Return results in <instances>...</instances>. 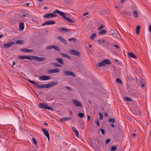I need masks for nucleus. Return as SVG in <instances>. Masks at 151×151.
Wrapping results in <instances>:
<instances>
[{"mask_svg": "<svg viewBox=\"0 0 151 151\" xmlns=\"http://www.w3.org/2000/svg\"><path fill=\"white\" fill-rule=\"evenodd\" d=\"M19 28L21 30L24 29V23L22 22H20L19 23Z\"/></svg>", "mask_w": 151, "mask_h": 151, "instance_id": "obj_23", "label": "nucleus"}, {"mask_svg": "<svg viewBox=\"0 0 151 151\" xmlns=\"http://www.w3.org/2000/svg\"><path fill=\"white\" fill-rule=\"evenodd\" d=\"M70 54H73L76 55L78 56H80V53L76 50H70Z\"/></svg>", "mask_w": 151, "mask_h": 151, "instance_id": "obj_13", "label": "nucleus"}, {"mask_svg": "<svg viewBox=\"0 0 151 151\" xmlns=\"http://www.w3.org/2000/svg\"><path fill=\"white\" fill-rule=\"evenodd\" d=\"M108 121L110 122L115 123V120L114 118H110L108 120Z\"/></svg>", "mask_w": 151, "mask_h": 151, "instance_id": "obj_28", "label": "nucleus"}, {"mask_svg": "<svg viewBox=\"0 0 151 151\" xmlns=\"http://www.w3.org/2000/svg\"><path fill=\"white\" fill-rule=\"evenodd\" d=\"M71 119V118L70 117H65L60 119V122H62L63 121H67Z\"/></svg>", "mask_w": 151, "mask_h": 151, "instance_id": "obj_19", "label": "nucleus"}, {"mask_svg": "<svg viewBox=\"0 0 151 151\" xmlns=\"http://www.w3.org/2000/svg\"><path fill=\"white\" fill-rule=\"evenodd\" d=\"M42 130L45 136L47 138L48 140H50L49 134L48 131L45 129H42Z\"/></svg>", "mask_w": 151, "mask_h": 151, "instance_id": "obj_10", "label": "nucleus"}, {"mask_svg": "<svg viewBox=\"0 0 151 151\" xmlns=\"http://www.w3.org/2000/svg\"><path fill=\"white\" fill-rule=\"evenodd\" d=\"M65 88L70 91H71L72 90L71 88L69 87L66 86L65 87Z\"/></svg>", "mask_w": 151, "mask_h": 151, "instance_id": "obj_52", "label": "nucleus"}, {"mask_svg": "<svg viewBox=\"0 0 151 151\" xmlns=\"http://www.w3.org/2000/svg\"><path fill=\"white\" fill-rule=\"evenodd\" d=\"M96 36V33H94L90 37V39L91 40H93Z\"/></svg>", "mask_w": 151, "mask_h": 151, "instance_id": "obj_32", "label": "nucleus"}, {"mask_svg": "<svg viewBox=\"0 0 151 151\" xmlns=\"http://www.w3.org/2000/svg\"><path fill=\"white\" fill-rule=\"evenodd\" d=\"M116 81L117 83H119L120 84L122 83V80L119 78H117L116 79Z\"/></svg>", "mask_w": 151, "mask_h": 151, "instance_id": "obj_38", "label": "nucleus"}, {"mask_svg": "<svg viewBox=\"0 0 151 151\" xmlns=\"http://www.w3.org/2000/svg\"><path fill=\"white\" fill-rule=\"evenodd\" d=\"M40 107L41 108L46 109L50 110L51 111H53V108L49 106L47 104L44 103H40Z\"/></svg>", "mask_w": 151, "mask_h": 151, "instance_id": "obj_3", "label": "nucleus"}, {"mask_svg": "<svg viewBox=\"0 0 151 151\" xmlns=\"http://www.w3.org/2000/svg\"><path fill=\"white\" fill-rule=\"evenodd\" d=\"M117 149L116 146L115 145L113 146L111 148V150L112 151H114Z\"/></svg>", "mask_w": 151, "mask_h": 151, "instance_id": "obj_37", "label": "nucleus"}, {"mask_svg": "<svg viewBox=\"0 0 151 151\" xmlns=\"http://www.w3.org/2000/svg\"><path fill=\"white\" fill-rule=\"evenodd\" d=\"M114 47H116V48H118V49H119L120 48V47H119V46L117 45H114Z\"/></svg>", "mask_w": 151, "mask_h": 151, "instance_id": "obj_53", "label": "nucleus"}, {"mask_svg": "<svg viewBox=\"0 0 151 151\" xmlns=\"http://www.w3.org/2000/svg\"><path fill=\"white\" fill-rule=\"evenodd\" d=\"M79 116L80 118L83 117L84 116V114L83 113H80L79 114Z\"/></svg>", "mask_w": 151, "mask_h": 151, "instance_id": "obj_43", "label": "nucleus"}, {"mask_svg": "<svg viewBox=\"0 0 151 151\" xmlns=\"http://www.w3.org/2000/svg\"><path fill=\"white\" fill-rule=\"evenodd\" d=\"M110 126L114 128V127H115V126H114V124H111L110 125Z\"/></svg>", "mask_w": 151, "mask_h": 151, "instance_id": "obj_55", "label": "nucleus"}, {"mask_svg": "<svg viewBox=\"0 0 151 151\" xmlns=\"http://www.w3.org/2000/svg\"><path fill=\"white\" fill-rule=\"evenodd\" d=\"M95 123L98 126H99V121L98 119L95 120Z\"/></svg>", "mask_w": 151, "mask_h": 151, "instance_id": "obj_42", "label": "nucleus"}, {"mask_svg": "<svg viewBox=\"0 0 151 151\" xmlns=\"http://www.w3.org/2000/svg\"><path fill=\"white\" fill-rule=\"evenodd\" d=\"M106 32V30L105 29H103L99 32V34L100 35H102Z\"/></svg>", "mask_w": 151, "mask_h": 151, "instance_id": "obj_33", "label": "nucleus"}, {"mask_svg": "<svg viewBox=\"0 0 151 151\" xmlns=\"http://www.w3.org/2000/svg\"><path fill=\"white\" fill-rule=\"evenodd\" d=\"M72 101L73 104L76 106H79L81 107L82 106V104L80 102L75 99L73 100Z\"/></svg>", "mask_w": 151, "mask_h": 151, "instance_id": "obj_12", "label": "nucleus"}, {"mask_svg": "<svg viewBox=\"0 0 151 151\" xmlns=\"http://www.w3.org/2000/svg\"><path fill=\"white\" fill-rule=\"evenodd\" d=\"M56 60L61 65H63L64 64V61L62 59L60 58H57L56 59Z\"/></svg>", "mask_w": 151, "mask_h": 151, "instance_id": "obj_18", "label": "nucleus"}, {"mask_svg": "<svg viewBox=\"0 0 151 151\" xmlns=\"http://www.w3.org/2000/svg\"><path fill=\"white\" fill-rule=\"evenodd\" d=\"M70 114L71 115H73V113L71 111H70Z\"/></svg>", "mask_w": 151, "mask_h": 151, "instance_id": "obj_64", "label": "nucleus"}, {"mask_svg": "<svg viewBox=\"0 0 151 151\" xmlns=\"http://www.w3.org/2000/svg\"><path fill=\"white\" fill-rule=\"evenodd\" d=\"M72 128L73 130L74 131V132H75L77 130L76 129V128L74 126L72 127Z\"/></svg>", "mask_w": 151, "mask_h": 151, "instance_id": "obj_50", "label": "nucleus"}, {"mask_svg": "<svg viewBox=\"0 0 151 151\" xmlns=\"http://www.w3.org/2000/svg\"><path fill=\"white\" fill-rule=\"evenodd\" d=\"M32 60H34L38 61H40L45 60L46 58L45 57H39L37 56H32Z\"/></svg>", "mask_w": 151, "mask_h": 151, "instance_id": "obj_6", "label": "nucleus"}, {"mask_svg": "<svg viewBox=\"0 0 151 151\" xmlns=\"http://www.w3.org/2000/svg\"><path fill=\"white\" fill-rule=\"evenodd\" d=\"M98 41L100 43H101L102 42H101V40H99V39H98Z\"/></svg>", "mask_w": 151, "mask_h": 151, "instance_id": "obj_63", "label": "nucleus"}, {"mask_svg": "<svg viewBox=\"0 0 151 151\" xmlns=\"http://www.w3.org/2000/svg\"><path fill=\"white\" fill-rule=\"evenodd\" d=\"M111 141V139H106L105 141V144H107L109 143Z\"/></svg>", "mask_w": 151, "mask_h": 151, "instance_id": "obj_47", "label": "nucleus"}, {"mask_svg": "<svg viewBox=\"0 0 151 151\" xmlns=\"http://www.w3.org/2000/svg\"><path fill=\"white\" fill-rule=\"evenodd\" d=\"M32 141L35 145H37V142L35 138L32 137Z\"/></svg>", "mask_w": 151, "mask_h": 151, "instance_id": "obj_39", "label": "nucleus"}, {"mask_svg": "<svg viewBox=\"0 0 151 151\" xmlns=\"http://www.w3.org/2000/svg\"><path fill=\"white\" fill-rule=\"evenodd\" d=\"M90 119V116L89 115H88L87 116V120H89Z\"/></svg>", "mask_w": 151, "mask_h": 151, "instance_id": "obj_60", "label": "nucleus"}, {"mask_svg": "<svg viewBox=\"0 0 151 151\" xmlns=\"http://www.w3.org/2000/svg\"><path fill=\"white\" fill-rule=\"evenodd\" d=\"M53 45H50L46 47V49L47 50H49L52 49Z\"/></svg>", "mask_w": 151, "mask_h": 151, "instance_id": "obj_40", "label": "nucleus"}, {"mask_svg": "<svg viewBox=\"0 0 151 151\" xmlns=\"http://www.w3.org/2000/svg\"><path fill=\"white\" fill-rule=\"evenodd\" d=\"M100 130L101 132V134L103 135H104L105 134V131L103 129L101 128L100 129Z\"/></svg>", "mask_w": 151, "mask_h": 151, "instance_id": "obj_44", "label": "nucleus"}, {"mask_svg": "<svg viewBox=\"0 0 151 151\" xmlns=\"http://www.w3.org/2000/svg\"><path fill=\"white\" fill-rule=\"evenodd\" d=\"M28 81L34 85L36 86L38 89L50 88L53 86L55 85L58 83L57 82H55L49 83L46 85H39L38 83L34 81L30 80H28Z\"/></svg>", "mask_w": 151, "mask_h": 151, "instance_id": "obj_1", "label": "nucleus"}, {"mask_svg": "<svg viewBox=\"0 0 151 151\" xmlns=\"http://www.w3.org/2000/svg\"><path fill=\"white\" fill-rule=\"evenodd\" d=\"M55 23V22L52 20H48L45 22L42 25L44 26L46 25L53 24Z\"/></svg>", "mask_w": 151, "mask_h": 151, "instance_id": "obj_11", "label": "nucleus"}, {"mask_svg": "<svg viewBox=\"0 0 151 151\" xmlns=\"http://www.w3.org/2000/svg\"><path fill=\"white\" fill-rule=\"evenodd\" d=\"M26 16L25 14H23L21 15V17L22 18H24Z\"/></svg>", "mask_w": 151, "mask_h": 151, "instance_id": "obj_51", "label": "nucleus"}, {"mask_svg": "<svg viewBox=\"0 0 151 151\" xmlns=\"http://www.w3.org/2000/svg\"><path fill=\"white\" fill-rule=\"evenodd\" d=\"M63 74L65 76H71L73 77L76 76L75 73L71 71L65 70L63 71Z\"/></svg>", "mask_w": 151, "mask_h": 151, "instance_id": "obj_4", "label": "nucleus"}, {"mask_svg": "<svg viewBox=\"0 0 151 151\" xmlns=\"http://www.w3.org/2000/svg\"><path fill=\"white\" fill-rule=\"evenodd\" d=\"M131 95L132 96H133L135 98H137V95L134 93H132L131 94Z\"/></svg>", "mask_w": 151, "mask_h": 151, "instance_id": "obj_45", "label": "nucleus"}, {"mask_svg": "<svg viewBox=\"0 0 151 151\" xmlns=\"http://www.w3.org/2000/svg\"><path fill=\"white\" fill-rule=\"evenodd\" d=\"M58 39L62 42L64 44H66L67 42L65 39L62 36H59L58 37Z\"/></svg>", "mask_w": 151, "mask_h": 151, "instance_id": "obj_17", "label": "nucleus"}, {"mask_svg": "<svg viewBox=\"0 0 151 151\" xmlns=\"http://www.w3.org/2000/svg\"><path fill=\"white\" fill-rule=\"evenodd\" d=\"M88 12H86L83 14V16H85L86 15H88Z\"/></svg>", "mask_w": 151, "mask_h": 151, "instance_id": "obj_58", "label": "nucleus"}, {"mask_svg": "<svg viewBox=\"0 0 151 151\" xmlns=\"http://www.w3.org/2000/svg\"><path fill=\"white\" fill-rule=\"evenodd\" d=\"M141 27L140 26L138 25L136 27L135 30V33L137 34H139V33Z\"/></svg>", "mask_w": 151, "mask_h": 151, "instance_id": "obj_21", "label": "nucleus"}, {"mask_svg": "<svg viewBox=\"0 0 151 151\" xmlns=\"http://www.w3.org/2000/svg\"><path fill=\"white\" fill-rule=\"evenodd\" d=\"M101 42L103 43H105L106 42L105 41V40H103L101 41Z\"/></svg>", "mask_w": 151, "mask_h": 151, "instance_id": "obj_61", "label": "nucleus"}, {"mask_svg": "<svg viewBox=\"0 0 151 151\" xmlns=\"http://www.w3.org/2000/svg\"><path fill=\"white\" fill-rule=\"evenodd\" d=\"M104 65H105V64L104 62V60H103L101 62L97 64V65L99 67H101L104 66Z\"/></svg>", "mask_w": 151, "mask_h": 151, "instance_id": "obj_25", "label": "nucleus"}, {"mask_svg": "<svg viewBox=\"0 0 151 151\" xmlns=\"http://www.w3.org/2000/svg\"><path fill=\"white\" fill-rule=\"evenodd\" d=\"M24 43V41L23 40H18L16 42V44H23Z\"/></svg>", "mask_w": 151, "mask_h": 151, "instance_id": "obj_27", "label": "nucleus"}, {"mask_svg": "<svg viewBox=\"0 0 151 151\" xmlns=\"http://www.w3.org/2000/svg\"><path fill=\"white\" fill-rule=\"evenodd\" d=\"M19 57L20 58L22 59H28L30 60H32V56L30 57L28 55H20L19 56Z\"/></svg>", "mask_w": 151, "mask_h": 151, "instance_id": "obj_14", "label": "nucleus"}, {"mask_svg": "<svg viewBox=\"0 0 151 151\" xmlns=\"http://www.w3.org/2000/svg\"><path fill=\"white\" fill-rule=\"evenodd\" d=\"M74 132L76 136L77 137H78L79 133H78V131L77 130H76Z\"/></svg>", "mask_w": 151, "mask_h": 151, "instance_id": "obj_46", "label": "nucleus"}, {"mask_svg": "<svg viewBox=\"0 0 151 151\" xmlns=\"http://www.w3.org/2000/svg\"><path fill=\"white\" fill-rule=\"evenodd\" d=\"M52 49H54L59 52H60L61 50L58 47L54 45H53Z\"/></svg>", "mask_w": 151, "mask_h": 151, "instance_id": "obj_30", "label": "nucleus"}, {"mask_svg": "<svg viewBox=\"0 0 151 151\" xmlns=\"http://www.w3.org/2000/svg\"><path fill=\"white\" fill-rule=\"evenodd\" d=\"M104 27V26L103 25H100L99 27L98 28V30H101Z\"/></svg>", "mask_w": 151, "mask_h": 151, "instance_id": "obj_48", "label": "nucleus"}, {"mask_svg": "<svg viewBox=\"0 0 151 151\" xmlns=\"http://www.w3.org/2000/svg\"><path fill=\"white\" fill-rule=\"evenodd\" d=\"M60 70L58 68H55L52 69H49L47 71L49 74H52L54 73H58L60 72Z\"/></svg>", "mask_w": 151, "mask_h": 151, "instance_id": "obj_7", "label": "nucleus"}, {"mask_svg": "<svg viewBox=\"0 0 151 151\" xmlns=\"http://www.w3.org/2000/svg\"><path fill=\"white\" fill-rule=\"evenodd\" d=\"M133 15L135 18H137L138 16V14L137 12L135 11H133Z\"/></svg>", "mask_w": 151, "mask_h": 151, "instance_id": "obj_34", "label": "nucleus"}, {"mask_svg": "<svg viewBox=\"0 0 151 151\" xmlns=\"http://www.w3.org/2000/svg\"><path fill=\"white\" fill-rule=\"evenodd\" d=\"M99 114L100 116L99 119L100 120H102L103 119V115L101 113H99Z\"/></svg>", "mask_w": 151, "mask_h": 151, "instance_id": "obj_41", "label": "nucleus"}, {"mask_svg": "<svg viewBox=\"0 0 151 151\" xmlns=\"http://www.w3.org/2000/svg\"><path fill=\"white\" fill-rule=\"evenodd\" d=\"M54 65L56 67H60L61 66L58 63H55L54 64Z\"/></svg>", "mask_w": 151, "mask_h": 151, "instance_id": "obj_49", "label": "nucleus"}, {"mask_svg": "<svg viewBox=\"0 0 151 151\" xmlns=\"http://www.w3.org/2000/svg\"><path fill=\"white\" fill-rule=\"evenodd\" d=\"M21 51L25 52H33V50L32 49H28L27 48H22L21 49Z\"/></svg>", "mask_w": 151, "mask_h": 151, "instance_id": "obj_22", "label": "nucleus"}, {"mask_svg": "<svg viewBox=\"0 0 151 151\" xmlns=\"http://www.w3.org/2000/svg\"><path fill=\"white\" fill-rule=\"evenodd\" d=\"M48 9V8L47 6H45L43 7V9H44V10H47V9Z\"/></svg>", "mask_w": 151, "mask_h": 151, "instance_id": "obj_59", "label": "nucleus"}, {"mask_svg": "<svg viewBox=\"0 0 151 151\" xmlns=\"http://www.w3.org/2000/svg\"><path fill=\"white\" fill-rule=\"evenodd\" d=\"M54 12L55 13H57L60 14L63 17V19L64 20L67 21L71 23H74V21L73 20L66 17L65 14L64 12L60 11L58 10H55L54 11Z\"/></svg>", "mask_w": 151, "mask_h": 151, "instance_id": "obj_2", "label": "nucleus"}, {"mask_svg": "<svg viewBox=\"0 0 151 151\" xmlns=\"http://www.w3.org/2000/svg\"><path fill=\"white\" fill-rule=\"evenodd\" d=\"M124 99L127 101H132V99L129 97H125L124 98Z\"/></svg>", "mask_w": 151, "mask_h": 151, "instance_id": "obj_31", "label": "nucleus"}, {"mask_svg": "<svg viewBox=\"0 0 151 151\" xmlns=\"http://www.w3.org/2000/svg\"><path fill=\"white\" fill-rule=\"evenodd\" d=\"M14 44V42H10L6 44H3V46L4 48H8L12 46Z\"/></svg>", "mask_w": 151, "mask_h": 151, "instance_id": "obj_8", "label": "nucleus"}, {"mask_svg": "<svg viewBox=\"0 0 151 151\" xmlns=\"http://www.w3.org/2000/svg\"><path fill=\"white\" fill-rule=\"evenodd\" d=\"M111 35L113 36L116 37H117L118 36V33H116L115 32H114L113 33H112Z\"/></svg>", "mask_w": 151, "mask_h": 151, "instance_id": "obj_36", "label": "nucleus"}, {"mask_svg": "<svg viewBox=\"0 0 151 151\" xmlns=\"http://www.w3.org/2000/svg\"><path fill=\"white\" fill-rule=\"evenodd\" d=\"M104 46L107 48H109L111 47L110 44L108 42H106L104 45Z\"/></svg>", "mask_w": 151, "mask_h": 151, "instance_id": "obj_24", "label": "nucleus"}, {"mask_svg": "<svg viewBox=\"0 0 151 151\" xmlns=\"http://www.w3.org/2000/svg\"><path fill=\"white\" fill-rule=\"evenodd\" d=\"M58 29L59 30H60L62 32H70V29H69L64 27H61L58 28Z\"/></svg>", "mask_w": 151, "mask_h": 151, "instance_id": "obj_15", "label": "nucleus"}, {"mask_svg": "<svg viewBox=\"0 0 151 151\" xmlns=\"http://www.w3.org/2000/svg\"><path fill=\"white\" fill-rule=\"evenodd\" d=\"M104 116L106 117H108V114H107V113L106 112V113H105Z\"/></svg>", "mask_w": 151, "mask_h": 151, "instance_id": "obj_57", "label": "nucleus"}, {"mask_svg": "<svg viewBox=\"0 0 151 151\" xmlns=\"http://www.w3.org/2000/svg\"><path fill=\"white\" fill-rule=\"evenodd\" d=\"M51 77L50 76H40L39 78V80L42 81H45L50 79Z\"/></svg>", "mask_w": 151, "mask_h": 151, "instance_id": "obj_9", "label": "nucleus"}, {"mask_svg": "<svg viewBox=\"0 0 151 151\" xmlns=\"http://www.w3.org/2000/svg\"><path fill=\"white\" fill-rule=\"evenodd\" d=\"M134 111L135 113L137 115H139L140 114V111L139 109L137 107H135L134 109Z\"/></svg>", "mask_w": 151, "mask_h": 151, "instance_id": "obj_20", "label": "nucleus"}, {"mask_svg": "<svg viewBox=\"0 0 151 151\" xmlns=\"http://www.w3.org/2000/svg\"><path fill=\"white\" fill-rule=\"evenodd\" d=\"M132 135L133 137H135L136 136V134L135 133H134L132 134Z\"/></svg>", "mask_w": 151, "mask_h": 151, "instance_id": "obj_54", "label": "nucleus"}, {"mask_svg": "<svg viewBox=\"0 0 151 151\" xmlns=\"http://www.w3.org/2000/svg\"><path fill=\"white\" fill-rule=\"evenodd\" d=\"M68 40L70 42H74L76 40V39L74 38H70L68 39Z\"/></svg>", "mask_w": 151, "mask_h": 151, "instance_id": "obj_35", "label": "nucleus"}, {"mask_svg": "<svg viewBox=\"0 0 151 151\" xmlns=\"http://www.w3.org/2000/svg\"><path fill=\"white\" fill-rule=\"evenodd\" d=\"M53 13H50L46 14L43 16V17L45 18H50L57 16V15L55 14V13L54 12Z\"/></svg>", "mask_w": 151, "mask_h": 151, "instance_id": "obj_5", "label": "nucleus"}, {"mask_svg": "<svg viewBox=\"0 0 151 151\" xmlns=\"http://www.w3.org/2000/svg\"><path fill=\"white\" fill-rule=\"evenodd\" d=\"M149 30L150 32H151V25L150 26L149 28Z\"/></svg>", "mask_w": 151, "mask_h": 151, "instance_id": "obj_56", "label": "nucleus"}, {"mask_svg": "<svg viewBox=\"0 0 151 151\" xmlns=\"http://www.w3.org/2000/svg\"><path fill=\"white\" fill-rule=\"evenodd\" d=\"M15 64V61H14L12 63V66H14V65Z\"/></svg>", "mask_w": 151, "mask_h": 151, "instance_id": "obj_62", "label": "nucleus"}, {"mask_svg": "<svg viewBox=\"0 0 151 151\" xmlns=\"http://www.w3.org/2000/svg\"><path fill=\"white\" fill-rule=\"evenodd\" d=\"M60 54L62 55V56L63 57H66L67 58H69V59H70V57L68 55H67L63 53H61Z\"/></svg>", "mask_w": 151, "mask_h": 151, "instance_id": "obj_29", "label": "nucleus"}, {"mask_svg": "<svg viewBox=\"0 0 151 151\" xmlns=\"http://www.w3.org/2000/svg\"><path fill=\"white\" fill-rule=\"evenodd\" d=\"M104 62L105 65H109L111 64L110 61L109 59H105L104 60Z\"/></svg>", "mask_w": 151, "mask_h": 151, "instance_id": "obj_26", "label": "nucleus"}, {"mask_svg": "<svg viewBox=\"0 0 151 151\" xmlns=\"http://www.w3.org/2000/svg\"><path fill=\"white\" fill-rule=\"evenodd\" d=\"M127 55L129 58H136L137 57L133 52H129L127 53Z\"/></svg>", "mask_w": 151, "mask_h": 151, "instance_id": "obj_16", "label": "nucleus"}]
</instances>
